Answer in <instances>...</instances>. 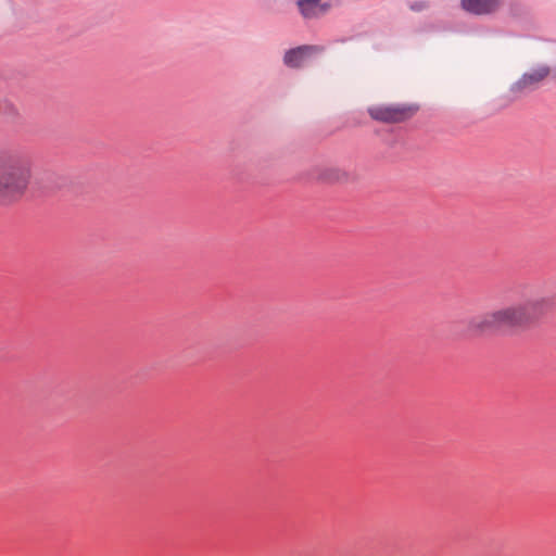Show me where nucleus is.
Segmentation results:
<instances>
[{"label": "nucleus", "instance_id": "nucleus-1", "mask_svg": "<svg viewBox=\"0 0 556 556\" xmlns=\"http://www.w3.org/2000/svg\"><path fill=\"white\" fill-rule=\"evenodd\" d=\"M554 308L555 295L528 293L515 303L472 317L468 328L475 334L501 329H527Z\"/></svg>", "mask_w": 556, "mask_h": 556}, {"label": "nucleus", "instance_id": "nucleus-3", "mask_svg": "<svg viewBox=\"0 0 556 556\" xmlns=\"http://www.w3.org/2000/svg\"><path fill=\"white\" fill-rule=\"evenodd\" d=\"M419 110L413 103H390L372 105L368 109L370 117L381 123H403L412 118Z\"/></svg>", "mask_w": 556, "mask_h": 556}, {"label": "nucleus", "instance_id": "nucleus-5", "mask_svg": "<svg viewBox=\"0 0 556 556\" xmlns=\"http://www.w3.org/2000/svg\"><path fill=\"white\" fill-rule=\"evenodd\" d=\"M503 0H462V8L471 14H490L498 9Z\"/></svg>", "mask_w": 556, "mask_h": 556}, {"label": "nucleus", "instance_id": "nucleus-4", "mask_svg": "<svg viewBox=\"0 0 556 556\" xmlns=\"http://www.w3.org/2000/svg\"><path fill=\"white\" fill-rule=\"evenodd\" d=\"M324 50L323 47L319 46H302L295 49L288 50L283 56V62L287 66L290 67H299L301 66L303 60L313 54L318 53Z\"/></svg>", "mask_w": 556, "mask_h": 556}, {"label": "nucleus", "instance_id": "nucleus-2", "mask_svg": "<svg viewBox=\"0 0 556 556\" xmlns=\"http://www.w3.org/2000/svg\"><path fill=\"white\" fill-rule=\"evenodd\" d=\"M33 173V157L22 150L0 152V202L11 203L26 191Z\"/></svg>", "mask_w": 556, "mask_h": 556}, {"label": "nucleus", "instance_id": "nucleus-8", "mask_svg": "<svg viewBox=\"0 0 556 556\" xmlns=\"http://www.w3.org/2000/svg\"><path fill=\"white\" fill-rule=\"evenodd\" d=\"M549 74L548 67L542 66L526 73L516 84L518 89L532 87L542 81Z\"/></svg>", "mask_w": 556, "mask_h": 556}, {"label": "nucleus", "instance_id": "nucleus-9", "mask_svg": "<svg viewBox=\"0 0 556 556\" xmlns=\"http://www.w3.org/2000/svg\"><path fill=\"white\" fill-rule=\"evenodd\" d=\"M426 8V4L424 2H415L410 5V9L414 11H421Z\"/></svg>", "mask_w": 556, "mask_h": 556}, {"label": "nucleus", "instance_id": "nucleus-7", "mask_svg": "<svg viewBox=\"0 0 556 556\" xmlns=\"http://www.w3.org/2000/svg\"><path fill=\"white\" fill-rule=\"evenodd\" d=\"M298 5L305 18L318 17L328 10V5L321 3L320 0H300Z\"/></svg>", "mask_w": 556, "mask_h": 556}, {"label": "nucleus", "instance_id": "nucleus-6", "mask_svg": "<svg viewBox=\"0 0 556 556\" xmlns=\"http://www.w3.org/2000/svg\"><path fill=\"white\" fill-rule=\"evenodd\" d=\"M349 174L345 169L336 166V165H328L319 168L318 172V179L325 181V182H345L349 180Z\"/></svg>", "mask_w": 556, "mask_h": 556}]
</instances>
